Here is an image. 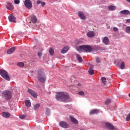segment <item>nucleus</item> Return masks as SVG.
Returning a JSON list of instances; mask_svg holds the SVG:
<instances>
[{
	"label": "nucleus",
	"instance_id": "1",
	"mask_svg": "<svg viewBox=\"0 0 130 130\" xmlns=\"http://www.w3.org/2000/svg\"><path fill=\"white\" fill-rule=\"evenodd\" d=\"M56 99L58 101L61 102H64L66 101H69L70 99V96L67 93L63 92H58L56 95Z\"/></svg>",
	"mask_w": 130,
	"mask_h": 130
},
{
	"label": "nucleus",
	"instance_id": "2",
	"mask_svg": "<svg viewBox=\"0 0 130 130\" xmlns=\"http://www.w3.org/2000/svg\"><path fill=\"white\" fill-rule=\"evenodd\" d=\"M37 78L40 83H45V81H46V76H45L44 71L42 69H40L38 71Z\"/></svg>",
	"mask_w": 130,
	"mask_h": 130
},
{
	"label": "nucleus",
	"instance_id": "3",
	"mask_svg": "<svg viewBox=\"0 0 130 130\" xmlns=\"http://www.w3.org/2000/svg\"><path fill=\"white\" fill-rule=\"evenodd\" d=\"M77 48L78 51H83V50L85 52H91L92 51V47L88 45L79 46Z\"/></svg>",
	"mask_w": 130,
	"mask_h": 130
},
{
	"label": "nucleus",
	"instance_id": "4",
	"mask_svg": "<svg viewBox=\"0 0 130 130\" xmlns=\"http://www.w3.org/2000/svg\"><path fill=\"white\" fill-rule=\"evenodd\" d=\"M0 75L2 78H4L7 81H10V76H9V74L8 72L6 71V70L4 69L0 70Z\"/></svg>",
	"mask_w": 130,
	"mask_h": 130
},
{
	"label": "nucleus",
	"instance_id": "5",
	"mask_svg": "<svg viewBox=\"0 0 130 130\" xmlns=\"http://www.w3.org/2000/svg\"><path fill=\"white\" fill-rule=\"evenodd\" d=\"M2 96L6 100H9L12 98V92L10 91L6 90L3 92Z\"/></svg>",
	"mask_w": 130,
	"mask_h": 130
},
{
	"label": "nucleus",
	"instance_id": "6",
	"mask_svg": "<svg viewBox=\"0 0 130 130\" xmlns=\"http://www.w3.org/2000/svg\"><path fill=\"white\" fill-rule=\"evenodd\" d=\"M24 6L27 8V9L32 8V2L30 0H25L24 1Z\"/></svg>",
	"mask_w": 130,
	"mask_h": 130
},
{
	"label": "nucleus",
	"instance_id": "7",
	"mask_svg": "<svg viewBox=\"0 0 130 130\" xmlns=\"http://www.w3.org/2000/svg\"><path fill=\"white\" fill-rule=\"evenodd\" d=\"M59 125L61 127H63V128H68L69 127V124L63 121H60L59 122Z\"/></svg>",
	"mask_w": 130,
	"mask_h": 130
},
{
	"label": "nucleus",
	"instance_id": "8",
	"mask_svg": "<svg viewBox=\"0 0 130 130\" xmlns=\"http://www.w3.org/2000/svg\"><path fill=\"white\" fill-rule=\"evenodd\" d=\"M9 21V22H11L12 23H17V21H16V17L14 16L12 14L10 15L8 17Z\"/></svg>",
	"mask_w": 130,
	"mask_h": 130
},
{
	"label": "nucleus",
	"instance_id": "9",
	"mask_svg": "<svg viewBox=\"0 0 130 130\" xmlns=\"http://www.w3.org/2000/svg\"><path fill=\"white\" fill-rule=\"evenodd\" d=\"M28 92L30 94V95H31V96H32V97H34V98H37L38 95H37V93H36V92H35L33 90L28 89Z\"/></svg>",
	"mask_w": 130,
	"mask_h": 130
},
{
	"label": "nucleus",
	"instance_id": "10",
	"mask_svg": "<svg viewBox=\"0 0 130 130\" xmlns=\"http://www.w3.org/2000/svg\"><path fill=\"white\" fill-rule=\"evenodd\" d=\"M78 15L79 18L81 19V20H86V16H85V14H84L83 12L79 11L78 12Z\"/></svg>",
	"mask_w": 130,
	"mask_h": 130
},
{
	"label": "nucleus",
	"instance_id": "11",
	"mask_svg": "<svg viewBox=\"0 0 130 130\" xmlns=\"http://www.w3.org/2000/svg\"><path fill=\"white\" fill-rule=\"evenodd\" d=\"M105 125H106V127H107V128H108V129H110V130H114L115 129L114 126L110 123H107V122L106 123Z\"/></svg>",
	"mask_w": 130,
	"mask_h": 130
},
{
	"label": "nucleus",
	"instance_id": "12",
	"mask_svg": "<svg viewBox=\"0 0 130 130\" xmlns=\"http://www.w3.org/2000/svg\"><path fill=\"white\" fill-rule=\"evenodd\" d=\"M100 111L98 109H93L90 111L89 114L90 115H93V114H98V113H100Z\"/></svg>",
	"mask_w": 130,
	"mask_h": 130
},
{
	"label": "nucleus",
	"instance_id": "13",
	"mask_svg": "<svg viewBox=\"0 0 130 130\" xmlns=\"http://www.w3.org/2000/svg\"><path fill=\"white\" fill-rule=\"evenodd\" d=\"M15 50H16V47H12L11 48L7 50V54H12V53H14V52H15Z\"/></svg>",
	"mask_w": 130,
	"mask_h": 130
},
{
	"label": "nucleus",
	"instance_id": "14",
	"mask_svg": "<svg viewBox=\"0 0 130 130\" xmlns=\"http://www.w3.org/2000/svg\"><path fill=\"white\" fill-rule=\"evenodd\" d=\"M69 49H70V48L69 46H66L64 47L63 49L61 50V53L62 54H64V53H67L68 51H69Z\"/></svg>",
	"mask_w": 130,
	"mask_h": 130
},
{
	"label": "nucleus",
	"instance_id": "15",
	"mask_svg": "<svg viewBox=\"0 0 130 130\" xmlns=\"http://www.w3.org/2000/svg\"><path fill=\"white\" fill-rule=\"evenodd\" d=\"M103 42L105 45H108L109 43V39H108V37H105L103 40Z\"/></svg>",
	"mask_w": 130,
	"mask_h": 130
},
{
	"label": "nucleus",
	"instance_id": "16",
	"mask_svg": "<svg viewBox=\"0 0 130 130\" xmlns=\"http://www.w3.org/2000/svg\"><path fill=\"white\" fill-rule=\"evenodd\" d=\"M2 116L3 117H5V118H9L11 116V114L7 112H3L2 113Z\"/></svg>",
	"mask_w": 130,
	"mask_h": 130
},
{
	"label": "nucleus",
	"instance_id": "17",
	"mask_svg": "<svg viewBox=\"0 0 130 130\" xmlns=\"http://www.w3.org/2000/svg\"><path fill=\"white\" fill-rule=\"evenodd\" d=\"M87 36L89 38H92V37L95 36V32L94 31H89L87 33Z\"/></svg>",
	"mask_w": 130,
	"mask_h": 130
},
{
	"label": "nucleus",
	"instance_id": "18",
	"mask_svg": "<svg viewBox=\"0 0 130 130\" xmlns=\"http://www.w3.org/2000/svg\"><path fill=\"white\" fill-rule=\"evenodd\" d=\"M120 13H121V14H123V15H130L129 11L127 10H122Z\"/></svg>",
	"mask_w": 130,
	"mask_h": 130
},
{
	"label": "nucleus",
	"instance_id": "19",
	"mask_svg": "<svg viewBox=\"0 0 130 130\" xmlns=\"http://www.w3.org/2000/svg\"><path fill=\"white\" fill-rule=\"evenodd\" d=\"M25 104L26 107H31V102L29 100H27L25 101Z\"/></svg>",
	"mask_w": 130,
	"mask_h": 130
},
{
	"label": "nucleus",
	"instance_id": "20",
	"mask_svg": "<svg viewBox=\"0 0 130 130\" xmlns=\"http://www.w3.org/2000/svg\"><path fill=\"white\" fill-rule=\"evenodd\" d=\"M70 119L72 122H73V123H75L76 124H78V120H76L74 117L71 116Z\"/></svg>",
	"mask_w": 130,
	"mask_h": 130
},
{
	"label": "nucleus",
	"instance_id": "21",
	"mask_svg": "<svg viewBox=\"0 0 130 130\" xmlns=\"http://www.w3.org/2000/svg\"><path fill=\"white\" fill-rule=\"evenodd\" d=\"M76 58L77 59V60H78L79 62H83V58H82V57L78 54H76Z\"/></svg>",
	"mask_w": 130,
	"mask_h": 130
},
{
	"label": "nucleus",
	"instance_id": "22",
	"mask_svg": "<svg viewBox=\"0 0 130 130\" xmlns=\"http://www.w3.org/2000/svg\"><path fill=\"white\" fill-rule=\"evenodd\" d=\"M108 8L110 11H115L116 10V7L113 6H109Z\"/></svg>",
	"mask_w": 130,
	"mask_h": 130
},
{
	"label": "nucleus",
	"instance_id": "23",
	"mask_svg": "<svg viewBox=\"0 0 130 130\" xmlns=\"http://www.w3.org/2000/svg\"><path fill=\"white\" fill-rule=\"evenodd\" d=\"M37 5H40V4H41L42 7H44V6L46 5L45 2H42V1L40 0L37 1Z\"/></svg>",
	"mask_w": 130,
	"mask_h": 130
},
{
	"label": "nucleus",
	"instance_id": "24",
	"mask_svg": "<svg viewBox=\"0 0 130 130\" xmlns=\"http://www.w3.org/2000/svg\"><path fill=\"white\" fill-rule=\"evenodd\" d=\"M17 66L19 68H23L25 64L23 62H19L17 63Z\"/></svg>",
	"mask_w": 130,
	"mask_h": 130
},
{
	"label": "nucleus",
	"instance_id": "25",
	"mask_svg": "<svg viewBox=\"0 0 130 130\" xmlns=\"http://www.w3.org/2000/svg\"><path fill=\"white\" fill-rule=\"evenodd\" d=\"M7 8L8 10H10V11L14 10V6L13 5H12V4H9L7 6Z\"/></svg>",
	"mask_w": 130,
	"mask_h": 130
},
{
	"label": "nucleus",
	"instance_id": "26",
	"mask_svg": "<svg viewBox=\"0 0 130 130\" xmlns=\"http://www.w3.org/2000/svg\"><path fill=\"white\" fill-rule=\"evenodd\" d=\"M31 22L35 24V23H36V22H37V18L35 16H32L31 17Z\"/></svg>",
	"mask_w": 130,
	"mask_h": 130
},
{
	"label": "nucleus",
	"instance_id": "27",
	"mask_svg": "<svg viewBox=\"0 0 130 130\" xmlns=\"http://www.w3.org/2000/svg\"><path fill=\"white\" fill-rule=\"evenodd\" d=\"M126 33H127L128 34H130V26H128L125 27V30Z\"/></svg>",
	"mask_w": 130,
	"mask_h": 130
},
{
	"label": "nucleus",
	"instance_id": "28",
	"mask_svg": "<svg viewBox=\"0 0 130 130\" xmlns=\"http://www.w3.org/2000/svg\"><path fill=\"white\" fill-rule=\"evenodd\" d=\"M125 68V63L124 62H122L121 65H120V69L121 70H124V68Z\"/></svg>",
	"mask_w": 130,
	"mask_h": 130
},
{
	"label": "nucleus",
	"instance_id": "29",
	"mask_svg": "<svg viewBox=\"0 0 130 130\" xmlns=\"http://www.w3.org/2000/svg\"><path fill=\"white\" fill-rule=\"evenodd\" d=\"M49 53H50V55H53V54H54V50H53V49L50 48L49 49Z\"/></svg>",
	"mask_w": 130,
	"mask_h": 130
},
{
	"label": "nucleus",
	"instance_id": "30",
	"mask_svg": "<svg viewBox=\"0 0 130 130\" xmlns=\"http://www.w3.org/2000/svg\"><path fill=\"white\" fill-rule=\"evenodd\" d=\"M88 73L89 75H93L94 74V70L92 69V68H90L88 70Z\"/></svg>",
	"mask_w": 130,
	"mask_h": 130
},
{
	"label": "nucleus",
	"instance_id": "31",
	"mask_svg": "<svg viewBox=\"0 0 130 130\" xmlns=\"http://www.w3.org/2000/svg\"><path fill=\"white\" fill-rule=\"evenodd\" d=\"M102 81L105 85H106V78L105 77H102Z\"/></svg>",
	"mask_w": 130,
	"mask_h": 130
},
{
	"label": "nucleus",
	"instance_id": "32",
	"mask_svg": "<svg viewBox=\"0 0 130 130\" xmlns=\"http://www.w3.org/2000/svg\"><path fill=\"white\" fill-rule=\"evenodd\" d=\"M78 95H80V96H85V92L83 91H81L78 93Z\"/></svg>",
	"mask_w": 130,
	"mask_h": 130
},
{
	"label": "nucleus",
	"instance_id": "33",
	"mask_svg": "<svg viewBox=\"0 0 130 130\" xmlns=\"http://www.w3.org/2000/svg\"><path fill=\"white\" fill-rule=\"evenodd\" d=\"M40 107V104H37L34 106V110H36L39 107Z\"/></svg>",
	"mask_w": 130,
	"mask_h": 130
},
{
	"label": "nucleus",
	"instance_id": "34",
	"mask_svg": "<svg viewBox=\"0 0 130 130\" xmlns=\"http://www.w3.org/2000/svg\"><path fill=\"white\" fill-rule=\"evenodd\" d=\"M110 102H111V100H110V99L107 100L105 102L106 105H108Z\"/></svg>",
	"mask_w": 130,
	"mask_h": 130
},
{
	"label": "nucleus",
	"instance_id": "35",
	"mask_svg": "<svg viewBox=\"0 0 130 130\" xmlns=\"http://www.w3.org/2000/svg\"><path fill=\"white\" fill-rule=\"evenodd\" d=\"M126 121H129L130 120V113H129L126 117Z\"/></svg>",
	"mask_w": 130,
	"mask_h": 130
},
{
	"label": "nucleus",
	"instance_id": "36",
	"mask_svg": "<svg viewBox=\"0 0 130 130\" xmlns=\"http://www.w3.org/2000/svg\"><path fill=\"white\" fill-rule=\"evenodd\" d=\"M19 118H20V119H24L26 118V115H22L19 116Z\"/></svg>",
	"mask_w": 130,
	"mask_h": 130
},
{
	"label": "nucleus",
	"instance_id": "37",
	"mask_svg": "<svg viewBox=\"0 0 130 130\" xmlns=\"http://www.w3.org/2000/svg\"><path fill=\"white\" fill-rule=\"evenodd\" d=\"M14 3L15 5H19L20 4V0H14Z\"/></svg>",
	"mask_w": 130,
	"mask_h": 130
},
{
	"label": "nucleus",
	"instance_id": "38",
	"mask_svg": "<svg viewBox=\"0 0 130 130\" xmlns=\"http://www.w3.org/2000/svg\"><path fill=\"white\" fill-rule=\"evenodd\" d=\"M113 31H114L115 32H117V31H118V28H117V27H114L113 28Z\"/></svg>",
	"mask_w": 130,
	"mask_h": 130
},
{
	"label": "nucleus",
	"instance_id": "39",
	"mask_svg": "<svg viewBox=\"0 0 130 130\" xmlns=\"http://www.w3.org/2000/svg\"><path fill=\"white\" fill-rule=\"evenodd\" d=\"M96 62H97V63H99V62H100V58H96Z\"/></svg>",
	"mask_w": 130,
	"mask_h": 130
},
{
	"label": "nucleus",
	"instance_id": "40",
	"mask_svg": "<svg viewBox=\"0 0 130 130\" xmlns=\"http://www.w3.org/2000/svg\"><path fill=\"white\" fill-rule=\"evenodd\" d=\"M38 55H39V57H41V56H42V53L39 52L38 53Z\"/></svg>",
	"mask_w": 130,
	"mask_h": 130
},
{
	"label": "nucleus",
	"instance_id": "41",
	"mask_svg": "<svg viewBox=\"0 0 130 130\" xmlns=\"http://www.w3.org/2000/svg\"><path fill=\"white\" fill-rule=\"evenodd\" d=\"M126 21V23H130V19H127Z\"/></svg>",
	"mask_w": 130,
	"mask_h": 130
},
{
	"label": "nucleus",
	"instance_id": "42",
	"mask_svg": "<svg viewBox=\"0 0 130 130\" xmlns=\"http://www.w3.org/2000/svg\"><path fill=\"white\" fill-rule=\"evenodd\" d=\"M77 86H78V87H81V83H78Z\"/></svg>",
	"mask_w": 130,
	"mask_h": 130
},
{
	"label": "nucleus",
	"instance_id": "43",
	"mask_svg": "<svg viewBox=\"0 0 130 130\" xmlns=\"http://www.w3.org/2000/svg\"><path fill=\"white\" fill-rule=\"evenodd\" d=\"M127 3H130V0H126Z\"/></svg>",
	"mask_w": 130,
	"mask_h": 130
},
{
	"label": "nucleus",
	"instance_id": "44",
	"mask_svg": "<svg viewBox=\"0 0 130 130\" xmlns=\"http://www.w3.org/2000/svg\"><path fill=\"white\" fill-rule=\"evenodd\" d=\"M114 130H118V129H114Z\"/></svg>",
	"mask_w": 130,
	"mask_h": 130
}]
</instances>
